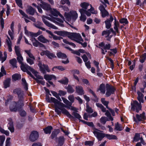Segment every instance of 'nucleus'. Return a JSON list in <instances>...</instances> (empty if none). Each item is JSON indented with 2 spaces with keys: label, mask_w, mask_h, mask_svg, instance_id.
I'll list each match as a JSON object with an SVG mask.
<instances>
[{
  "label": "nucleus",
  "mask_w": 146,
  "mask_h": 146,
  "mask_svg": "<svg viewBox=\"0 0 146 146\" xmlns=\"http://www.w3.org/2000/svg\"><path fill=\"white\" fill-rule=\"evenodd\" d=\"M46 100L48 102H52L54 103L55 106V111L58 114H60L62 112L70 119L73 118V116L69 112L64 108V107H66V106L63 103L60 102L54 98L51 97L50 99L48 95H46Z\"/></svg>",
  "instance_id": "1"
},
{
  "label": "nucleus",
  "mask_w": 146,
  "mask_h": 146,
  "mask_svg": "<svg viewBox=\"0 0 146 146\" xmlns=\"http://www.w3.org/2000/svg\"><path fill=\"white\" fill-rule=\"evenodd\" d=\"M54 17L50 18L49 17L44 15H42V19L43 22L46 26L52 29H57V28L56 26L49 23L46 19H47L54 22V21H55L54 20Z\"/></svg>",
  "instance_id": "2"
},
{
  "label": "nucleus",
  "mask_w": 146,
  "mask_h": 146,
  "mask_svg": "<svg viewBox=\"0 0 146 146\" xmlns=\"http://www.w3.org/2000/svg\"><path fill=\"white\" fill-rule=\"evenodd\" d=\"M54 17L50 18L49 17L44 15H42V19L43 22L46 26L52 29H57V28L56 26L49 23L46 19H47L54 22V21H55L54 20Z\"/></svg>",
  "instance_id": "3"
},
{
  "label": "nucleus",
  "mask_w": 146,
  "mask_h": 146,
  "mask_svg": "<svg viewBox=\"0 0 146 146\" xmlns=\"http://www.w3.org/2000/svg\"><path fill=\"white\" fill-rule=\"evenodd\" d=\"M67 36L71 40H74L77 42L79 40L83 41V39L79 33L68 32Z\"/></svg>",
  "instance_id": "4"
},
{
  "label": "nucleus",
  "mask_w": 146,
  "mask_h": 146,
  "mask_svg": "<svg viewBox=\"0 0 146 146\" xmlns=\"http://www.w3.org/2000/svg\"><path fill=\"white\" fill-rule=\"evenodd\" d=\"M92 130L95 136L99 141H101L106 137V134L101 132V131L95 127L92 129Z\"/></svg>",
  "instance_id": "5"
},
{
  "label": "nucleus",
  "mask_w": 146,
  "mask_h": 146,
  "mask_svg": "<svg viewBox=\"0 0 146 146\" xmlns=\"http://www.w3.org/2000/svg\"><path fill=\"white\" fill-rule=\"evenodd\" d=\"M106 97H108L111 94H113L116 90L115 88L113 86L108 84H106Z\"/></svg>",
  "instance_id": "6"
},
{
  "label": "nucleus",
  "mask_w": 146,
  "mask_h": 146,
  "mask_svg": "<svg viewBox=\"0 0 146 146\" xmlns=\"http://www.w3.org/2000/svg\"><path fill=\"white\" fill-rule=\"evenodd\" d=\"M38 66L39 67L40 71L43 74H46V71L48 72H50V70L47 65L42 64V62L39 61Z\"/></svg>",
  "instance_id": "7"
},
{
  "label": "nucleus",
  "mask_w": 146,
  "mask_h": 146,
  "mask_svg": "<svg viewBox=\"0 0 146 146\" xmlns=\"http://www.w3.org/2000/svg\"><path fill=\"white\" fill-rule=\"evenodd\" d=\"M131 109L133 110H136L138 113L139 111L141 110V106L140 103H139L137 101H135L133 102V103L131 105Z\"/></svg>",
  "instance_id": "8"
},
{
  "label": "nucleus",
  "mask_w": 146,
  "mask_h": 146,
  "mask_svg": "<svg viewBox=\"0 0 146 146\" xmlns=\"http://www.w3.org/2000/svg\"><path fill=\"white\" fill-rule=\"evenodd\" d=\"M145 112H143L139 115L138 114H136V117L137 120L136 119L135 117H134V121L136 122H137V121H142L143 123H144L145 122L144 120L146 119V117L145 116Z\"/></svg>",
  "instance_id": "9"
},
{
  "label": "nucleus",
  "mask_w": 146,
  "mask_h": 146,
  "mask_svg": "<svg viewBox=\"0 0 146 146\" xmlns=\"http://www.w3.org/2000/svg\"><path fill=\"white\" fill-rule=\"evenodd\" d=\"M38 137L39 134L38 132L36 131H34L31 132L29 136V139L31 141L34 142L38 139Z\"/></svg>",
  "instance_id": "10"
},
{
  "label": "nucleus",
  "mask_w": 146,
  "mask_h": 146,
  "mask_svg": "<svg viewBox=\"0 0 146 146\" xmlns=\"http://www.w3.org/2000/svg\"><path fill=\"white\" fill-rule=\"evenodd\" d=\"M21 64V69L24 72L27 71V70H29L33 73L34 72L35 70L34 69L27 64H24L23 62Z\"/></svg>",
  "instance_id": "11"
},
{
  "label": "nucleus",
  "mask_w": 146,
  "mask_h": 146,
  "mask_svg": "<svg viewBox=\"0 0 146 146\" xmlns=\"http://www.w3.org/2000/svg\"><path fill=\"white\" fill-rule=\"evenodd\" d=\"M13 92L14 94H17L19 98L21 99H23V97L24 96L23 91L21 90L20 89L16 88L13 90Z\"/></svg>",
  "instance_id": "12"
},
{
  "label": "nucleus",
  "mask_w": 146,
  "mask_h": 146,
  "mask_svg": "<svg viewBox=\"0 0 146 146\" xmlns=\"http://www.w3.org/2000/svg\"><path fill=\"white\" fill-rule=\"evenodd\" d=\"M51 14L55 17H58L59 16L61 19H63L64 17L62 16L56 9H52L50 11Z\"/></svg>",
  "instance_id": "13"
},
{
  "label": "nucleus",
  "mask_w": 146,
  "mask_h": 146,
  "mask_svg": "<svg viewBox=\"0 0 146 146\" xmlns=\"http://www.w3.org/2000/svg\"><path fill=\"white\" fill-rule=\"evenodd\" d=\"M8 120L9 121L7 125L8 129L11 132L13 133L14 131V128L13 120L11 118H10L8 119Z\"/></svg>",
  "instance_id": "14"
},
{
  "label": "nucleus",
  "mask_w": 146,
  "mask_h": 146,
  "mask_svg": "<svg viewBox=\"0 0 146 146\" xmlns=\"http://www.w3.org/2000/svg\"><path fill=\"white\" fill-rule=\"evenodd\" d=\"M42 4L40 5V7L44 10L48 11L51 9V6L49 4L45 2H42Z\"/></svg>",
  "instance_id": "15"
},
{
  "label": "nucleus",
  "mask_w": 146,
  "mask_h": 146,
  "mask_svg": "<svg viewBox=\"0 0 146 146\" xmlns=\"http://www.w3.org/2000/svg\"><path fill=\"white\" fill-rule=\"evenodd\" d=\"M113 20V18L111 15L110 16V18L109 19H107L105 21L106 24V27L107 29L110 28L111 26V23L112 22Z\"/></svg>",
  "instance_id": "16"
},
{
  "label": "nucleus",
  "mask_w": 146,
  "mask_h": 146,
  "mask_svg": "<svg viewBox=\"0 0 146 146\" xmlns=\"http://www.w3.org/2000/svg\"><path fill=\"white\" fill-rule=\"evenodd\" d=\"M76 92L79 95H82L84 94L83 88L80 86H77L75 88Z\"/></svg>",
  "instance_id": "17"
},
{
  "label": "nucleus",
  "mask_w": 146,
  "mask_h": 146,
  "mask_svg": "<svg viewBox=\"0 0 146 146\" xmlns=\"http://www.w3.org/2000/svg\"><path fill=\"white\" fill-rule=\"evenodd\" d=\"M26 11L27 14L33 15H34L36 10L35 9L33 8L32 7L28 6H27V8L26 9Z\"/></svg>",
  "instance_id": "18"
},
{
  "label": "nucleus",
  "mask_w": 146,
  "mask_h": 146,
  "mask_svg": "<svg viewBox=\"0 0 146 146\" xmlns=\"http://www.w3.org/2000/svg\"><path fill=\"white\" fill-rule=\"evenodd\" d=\"M9 109L11 111H17V108L16 102L14 101L11 103L10 105Z\"/></svg>",
  "instance_id": "19"
},
{
  "label": "nucleus",
  "mask_w": 146,
  "mask_h": 146,
  "mask_svg": "<svg viewBox=\"0 0 146 146\" xmlns=\"http://www.w3.org/2000/svg\"><path fill=\"white\" fill-rule=\"evenodd\" d=\"M19 11L21 15L23 16L22 17H24L25 21L26 23H27L29 22L30 21L28 20L27 19H30V17H29L28 15L22 10L21 9H19Z\"/></svg>",
  "instance_id": "20"
},
{
  "label": "nucleus",
  "mask_w": 146,
  "mask_h": 146,
  "mask_svg": "<svg viewBox=\"0 0 146 146\" xmlns=\"http://www.w3.org/2000/svg\"><path fill=\"white\" fill-rule=\"evenodd\" d=\"M110 32H109V31L107 30L106 31H104L102 32V35L104 36L105 35L106 38H107V40L110 41V39L111 38L112 36H110Z\"/></svg>",
  "instance_id": "21"
},
{
  "label": "nucleus",
  "mask_w": 146,
  "mask_h": 146,
  "mask_svg": "<svg viewBox=\"0 0 146 146\" xmlns=\"http://www.w3.org/2000/svg\"><path fill=\"white\" fill-rule=\"evenodd\" d=\"M44 78L46 80L50 81L52 79L56 80V77L53 75H50L48 74H45L44 76Z\"/></svg>",
  "instance_id": "22"
},
{
  "label": "nucleus",
  "mask_w": 146,
  "mask_h": 146,
  "mask_svg": "<svg viewBox=\"0 0 146 146\" xmlns=\"http://www.w3.org/2000/svg\"><path fill=\"white\" fill-rule=\"evenodd\" d=\"M34 25L36 27L42 30L43 31H46L45 29L42 26L43 25V23L37 21L36 23L34 24Z\"/></svg>",
  "instance_id": "23"
},
{
  "label": "nucleus",
  "mask_w": 146,
  "mask_h": 146,
  "mask_svg": "<svg viewBox=\"0 0 146 146\" xmlns=\"http://www.w3.org/2000/svg\"><path fill=\"white\" fill-rule=\"evenodd\" d=\"M99 90L100 91V92L103 94H104L106 92L105 85L104 84L102 83L101 84L99 88L97 90V91L98 92Z\"/></svg>",
  "instance_id": "24"
},
{
  "label": "nucleus",
  "mask_w": 146,
  "mask_h": 146,
  "mask_svg": "<svg viewBox=\"0 0 146 146\" xmlns=\"http://www.w3.org/2000/svg\"><path fill=\"white\" fill-rule=\"evenodd\" d=\"M46 32L49 34L50 35L53 37L54 40H60L61 39H62L63 38L60 36H58L56 35H54L53 34L51 31L48 30H46Z\"/></svg>",
  "instance_id": "25"
},
{
  "label": "nucleus",
  "mask_w": 146,
  "mask_h": 146,
  "mask_svg": "<svg viewBox=\"0 0 146 146\" xmlns=\"http://www.w3.org/2000/svg\"><path fill=\"white\" fill-rule=\"evenodd\" d=\"M16 103L17 111L22 108L24 106L23 99H21V100H19Z\"/></svg>",
  "instance_id": "26"
},
{
  "label": "nucleus",
  "mask_w": 146,
  "mask_h": 146,
  "mask_svg": "<svg viewBox=\"0 0 146 146\" xmlns=\"http://www.w3.org/2000/svg\"><path fill=\"white\" fill-rule=\"evenodd\" d=\"M111 47V45L110 44H108L104 45V47L103 48H101L102 50V53L103 54H105L107 52V50H109Z\"/></svg>",
  "instance_id": "27"
},
{
  "label": "nucleus",
  "mask_w": 146,
  "mask_h": 146,
  "mask_svg": "<svg viewBox=\"0 0 146 146\" xmlns=\"http://www.w3.org/2000/svg\"><path fill=\"white\" fill-rule=\"evenodd\" d=\"M7 39L6 40V42L8 46V50L9 52H11L12 51L11 42L9 37L8 36H7Z\"/></svg>",
  "instance_id": "28"
},
{
  "label": "nucleus",
  "mask_w": 146,
  "mask_h": 146,
  "mask_svg": "<svg viewBox=\"0 0 146 146\" xmlns=\"http://www.w3.org/2000/svg\"><path fill=\"white\" fill-rule=\"evenodd\" d=\"M37 39L39 41L43 43H46L49 42L48 40L45 38L42 35L39 36Z\"/></svg>",
  "instance_id": "29"
},
{
  "label": "nucleus",
  "mask_w": 146,
  "mask_h": 146,
  "mask_svg": "<svg viewBox=\"0 0 146 146\" xmlns=\"http://www.w3.org/2000/svg\"><path fill=\"white\" fill-rule=\"evenodd\" d=\"M11 78H8L6 79L4 82V87L6 88L9 86L11 82Z\"/></svg>",
  "instance_id": "30"
},
{
  "label": "nucleus",
  "mask_w": 146,
  "mask_h": 146,
  "mask_svg": "<svg viewBox=\"0 0 146 146\" xmlns=\"http://www.w3.org/2000/svg\"><path fill=\"white\" fill-rule=\"evenodd\" d=\"M137 94L138 96L137 97V99L139 101L140 103L143 102V97L144 96L143 94L139 91L137 92Z\"/></svg>",
  "instance_id": "31"
},
{
  "label": "nucleus",
  "mask_w": 146,
  "mask_h": 146,
  "mask_svg": "<svg viewBox=\"0 0 146 146\" xmlns=\"http://www.w3.org/2000/svg\"><path fill=\"white\" fill-rule=\"evenodd\" d=\"M60 130L58 129H56L53 131L50 136V138L52 139H53L56 137L57 135L59 133Z\"/></svg>",
  "instance_id": "32"
},
{
  "label": "nucleus",
  "mask_w": 146,
  "mask_h": 146,
  "mask_svg": "<svg viewBox=\"0 0 146 146\" xmlns=\"http://www.w3.org/2000/svg\"><path fill=\"white\" fill-rule=\"evenodd\" d=\"M56 55L59 58L62 59H65L67 58L66 55L61 52H58L56 53Z\"/></svg>",
  "instance_id": "33"
},
{
  "label": "nucleus",
  "mask_w": 146,
  "mask_h": 146,
  "mask_svg": "<svg viewBox=\"0 0 146 146\" xmlns=\"http://www.w3.org/2000/svg\"><path fill=\"white\" fill-rule=\"evenodd\" d=\"M68 32L62 31H56L55 33L57 35L63 37L67 36Z\"/></svg>",
  "instance_id": "34"
},
{
  "label": "nucleus",
  "mask_w": 146,
  "mask_h": 146,
  "mask_svg": "<svg viewBox=\"0 0 146 146\" xmlns=\"http://www.w3.org/2000/svg\"><path fill=\"white\" fill-rule=\"evenodd\" d=\"M21 78V75L19 74H14L12 76V80L13 81H16L19 79H20Z\"/></svg>",
  "instance_id": "35"
},
{
  "label": "nucleus",
  "mask_w": 146,
  "mask_h": 146,
  "mask_svg": "<svg viewBox=\"0 0 146 146\" xmlns=\"http://www.w3.org/2000/svg\"><path fill=\"white\" fill-rule=\"evenodd\" d=\"M52 129V127L51 126H49L46 127L43 130L44 133L46 134H50L51 133V130Z\"/></svg>",
  "instance_id": "36"
},
{
  "label": "nucleus",
  "mask_w": 146,
  "mask_h": 146,
  "mask_svg": "<svg viewBox=\"0 0 146 146\" xmlns=\"http://www.w3.org/2000/svg\"><path fill=\"white\" fill-rule=\"evenodd\" d=\"M106 137L109 140L117 139V137L115 135L106 134Z\"/></svg>",
  "instance_id": "37"
},
{
  "label": "nucleus",
  "mask_w": 146,
  "mask_h": 146,
  "mask_svg": "<svg viewBox=\"0 0 146 146\" xmlns=\"http://www.w3.org/2000/svg\"><path fill=\"white\" fill-rule=\"evenodd\" d=\"M65 139L64 137L62 136L60 137L58 139V145L59 146H62L64 141Z\"/></svg>",
  "instance_id": "38"
},
{
  "label": "nucleus",
  "mask_w": 146,
  "mask_h": 146,
  "mask_svg": "<svg viewBox=\"0 0 146 146\" xmlns=\"http://www.w3.org/2000/svg\"><path fill=\"white\" fill-rule=\"evenodd\" d=\"M115 129L118 131H121L123 128L121 125L119 124L118 122L115 124Z\"/></svg>",
  "instance_id": "39"
},
{
  "label": "nucleus",
  "mask_w": 146,
  "mask_h": 146,
  "mask_svg": "<svg viewBox=\"0 0 146 146\" xmlns=\"http://www.w3.org/2000/svg\"><path fill=\"white\" fill-rule=\"evenodd\" d=\"M70 14L71 16V18L74 21H75L77 18L78 14L76 11H72L70 12Z\"/></svg>",
  "instance_id": "40"
},
{
  "label": "nucleus",
  "mask_w": 146,
  "mask_h": 146,
  "mask_svg": "<svg viewBox=\"0 0 146 146\" xmlns=\"http://www.w3.org/2000/svg\"><path fill=\"white\" fill-rule=\"evenodd\" d=\"M46 56L50 59H52L54 58H56V56L53 53L50 52L48 50H47Z\"/></svg>",
  "instance_id": "41"
},
{
  "label": "nucleus",
  "mask_w": 146,
  "mask_h": 146,
  "mask_svg": "<svg viewBox=\"0 0 146 146\" xmlns=\"http://www.w3.org/2000/svg\"><path fill=\"white\" fill-rule=\"evenodd\" d=\"M141 133H136L135 134L133 138V141L137 142L139 140L141 139V136H142L141 135Z\"/></svg>",
  "instance_id": "42"
},
{
  "label": "nucleus",
  "mask_w": 146,
  "mask_h": 146,
  "mask_svg": "<svg viewBox=\"0 0 146 146\" xmlns=\"http://www.w3.org/2000/svg\"><path fill=\"white\" fill-rule=\"evenodd\" d=\"M42 33V32L40 30H39L38 32L36 33L30 32V35L32 37H36Z\"/></svg>",
  "instance_id": "43"
},
{
  "label": "nucleus",
  "mask_w": 146,
  "mask_h": 146,
  "mask_svg": "<svg viewBox=\"0 0 146 146\" xmlns=\"http://www.w3.org/2000/svg\"><path fill=\"white\" fill-rule=\"evenodd\" d=\"M114 26V29L117 33H118V27H119V24L118 21L116 19H115Z\"/></svg>",
  "instance_id": "44"
},
{
  "label": "nucleus",
  "mask_w": 146,
  "mask_h": 146,
  "mask_svg": "<svg viewBox=\"0 0 146 146\" xmlns=\"http://www.w3.org/2000/svg\"><path fill=\"white\" fill-rule=\"evenodd\" d=\"M90 5L88 3L86 2H83L81 3L80 5L81 7L85 10L88 9L89 6H90Z\"/></svg>",
  "instance_id": "45"
},
{
  "label": "nucleus",
  "mask_w": 146,
  "mask_h": 146,
  "mask_svg": "<svg viewBox=\"0 0 146 146\" xmlns=\"http://www.w3.org/2000/svg\"><path fill=\"white\" fill-rule=\"evenodd\" d=\"M7 57V55L6 52H4L3 56L2 53H1L0 52V60L2 62H3L6 59Z\"/></svg>",
  "instance_id": "46"
},
{
  "label": "nucleus",
  "mask_w": 146,
  "mask_h": 146,
  "mask_svg": "<svg viewBox=\"0 0 146 146\" xmlns=\"http://www.w3.org/2000/svg\"><path fill=\"white\" fill-rule=\"evenodd\" d=\"M101 101L102 103L104 106H105L107 108H108V104L109 103V102L106 101L105 98H102L101 99Z\"/></svg>",
  "instance_id": "47"
},
{
  "label": "nucleus",
  "mask_w": 146,
  "mask_h": 146,
  "mask_svg": "<svg viewBox=\"0 0 146 146\" xmlns=\"http://www.w3.org/2000/svg\"><path fill=\"white\" fill-rule=\"evenodd\" d=\"M17 56V60L18 62L21 64L22 63L23 60V58L22 55L21 54L16 55Z\"/></svg>",
  "instance_id": "48"
},
{
  "label": "nucleus",
  "mask_w": 146,
  "mask_h": 146,
  "mask_svg": "<svg viewBox=\"0 0 146 146\" xmlns=\"http://www.w3.org/2000/svg\"><path fill=\"white\" fill-rule=\"evenodd\" d=\"M66 89L67 90V92L68 93L71 94L74 92V89L73 88L72 86L70 85H68L66 87Z\"/></svg>",
  "instance_id": "49"
},
{
  "label": "nucleus",
  "mask_w": 146,
  "mask_h": 146,
  "mask_svg": "<svg viewBox=\"0 0 146 146\" xmlns=\"http://www.w3.org/2000/svg\"><path fill=\"white\" fill-rule=\"evenodd\" d=\"M105 112H106L105 115L108 118V120H111V121H113V118L111 116V114L109 111L108 110H106V111Z\"/></svg>",
  "instance_id": "50"
},
{
  "label": "nucleus",
  "mask_w": 146,
  "mask_h": 146,
  "mask_svg": "<svg viewBox=\"0 0 146 146\" xmlns=\"http://www.w3.org/2000/svg\"><path fill=\"white\" fill-rule=\"evenodd\" d=\"M96 105L97 107L100 108L101 110L103 112H105L106 111V108L102 104L97 103L96 104Z\"/></svg>",
  "instance_id": "51"
},
{
  "label": "nucleus",
  "mask_w": 146,
  "mask_h": 146,
  "mask_svg": "<svg viewBox=\"0 0 146 146\" xmlns=\"http://www.w3.org/2000/svg\"><path fill=\"white\" fill-rule=\"evenodd\" d=\"M96 105L97 107L100 108L101 110L103 112H105L106 111V108L102 104L97 103L96 104Z\"/></svg>",
  "instance_id": "52"
},
{
  "label": "nucleus",
  "mask_w": 146,
  "mask_h": 146,
  "mask_svg": "<svg viewBox=\"0 0 146 146\" xmlns=\"http://www.w3.org/2000/svg\"><path fill=\"white\" fill-rule=\"evenodd\" d=\"M15 50L16 55L21 54V50L19 46H15Z\"/></svg>",
  "instance_id": "53"
},
{
  "label": "nucleus",
  "mask_w": 146,
  "mask_h": 146,
  "mask_svg": "<svg viewBox=\"0 0 146 146\" xmlns=\"http://www.w3.org/2000/svg\"><path fill=\"white\" fill-rule=\"evenodd\" d=\"M31 41L33 42V45L35 47L38 46L39 42L36 40L35 38H32Z\"/></svg>",
  "instance_id": "54"
},
{
  "label": "nucleus",
  "mask_w": 146,
  "mask_h": 146,
  "mask_svg": "<svg viewBox=\"0 0 146 146\" xmlns=\"http://www.w3.org/2000/svg\"><path fill=\"white\" fill-rule=\"evenodd\" d=\"M9 62L13 67H17V60L15 58H13L10 60Z\"/></svg>",
  "instance_id": "55"
},
{
  "label": "nucleus",
  "mask_w": 146,
  "mask_h": 146,
  "mask_svg": "<svg viewBox=\"0 0 146 146\" xmlns=\"http://www.w3.org/2000/svg\"><path fill=\"white\" fill-rule=\"evenodd\" d=\"M60 83L64 84H66L68 83V79L66 77L64 78L63 79L58 81Z\"/></svg>",
  "instance_id": "56"
},
{
  "label": "nucleus",
  "mask_w": 146,
  "mask_h": 146,
  "mask_svg": "<svg viewBox=\"0 0 146 146\" xmlns=\"http://www.w3.org/2000/svg\"><path fill=\"white\" fill-rule=\"evenodd\" d=\"M22 84L24 86L25 89L27 90L28 89V85L26 82V81L24 78H22L21 80Z\"/></svg>",
  "instance_id": "57"
},
{
  "label": "nucleus",
  "mask_w": 146,
  "mask_h": 146,
  "mask_svg": "<svg viewBox=\"0 0 146 146\" xmlns=\"http://www.w3.org/2000/svg\"><path fill=\"white\" fill-rule=\"evenodd\" d=\"M25 52L27 54L29 58H33V59H34V56L31 53V50H25Z\"/></svg>",
  "instance_id": "58"
},
{
  "label": "nucleus",
  "mask_w": 146,
  "mask_h": 146,
  "mask_svg": "<svg viewBox=\"0 0 146 146\" xmlns=\"http://www.w3.org/2000/svg\"><path fill=\"white\" fill-rule=\"evenodd\" d=\"M146 58V53H144L139 58V61L141 63L144 62Z\"/></svg>",
  "instance_id": "59"
},
{
  "label": "nucleus",
  "mask_w": 146,
  "mask_h": 146,
  "mask_svg": "<svg viewBox=\"0 0 146 146\" xmlns=\"http://www.w3.org/2000/svg\"><path fill=\"white\" fill-rule=\"evenodd\" d=\"M62 99L63 100V102L67 105V106H72V103L67 100L66 98L62 97Z\"/></svg>",
  "instance_id": "60"
},
{
  "label": "nucleus",
  "mask_w": 146,
  "mask_h": 146,
  "mask_svg": "<svg viewBox=\"0 0 146 146\" xmlns=\"http://www.w3.org/2000/svg\"><path fill=\"white\" fill-rule=\"evenodd\" d=\"M35 59V57L34 59H33V58H31L28 57H27L26 58V60L27 62L31 65L34 64V61Z\"/></svg>",
  "instance_id": "61"
},
{
  "label": "nucleus",
  "mask_w": 146,
  "mask_h": 146,
  "mask_svg": "<svg viewBox=\"0 0 146 146\" xmlns=\"http://www.w3.org/2000/svg\"><path fill=\"white\" fill-rule=\"evenodd\" d=\"M108 119L105 117H102L100 119V122L103 124H105L108 121Z\"/></svg>",
  "instance_id": "62"
},
{
  "label": "nucleus",
  "mask_w": 146,
  "mask_h": 146,
  "mask_svg": "<svg viewBox=\"0 0 146 146\" xmlns=\"http://www.w3.org/2000/svg\"><path fill=\"white\" fill-rule=\"evenodd\" d=\"M17 5L21 8H23L22 0H15Z\"/></svg>",
  "instance_id": "63"
},
{
  "label": "nucleus",
  "mask_w": 146,
  "mask_h": 146,
  "mask_svg": "<svg viewBox=\"0 0 146 146\" xmlns=\"http://www.w3.org/2000/svg\"><path fill=\"white\" fill-rule=\"evenodd\" d=\"M119 22L121 23H124L125 24H127L128 23V22L127 19L124 18H123L120 19L119 20Z\"/></svg>",
  "instance_id": "64"
}]
</instances>
